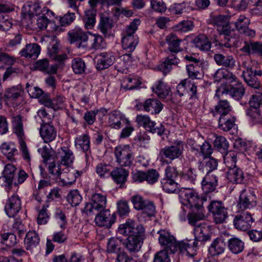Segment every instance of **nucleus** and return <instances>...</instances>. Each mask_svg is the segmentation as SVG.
<instances>
[{
  "instance_id": "1",
  "label": "nucleus",
  "mask_w": 262,
  "mask_h": 262,
  "mask_svg": "<svg viewBox=\"0 0 262 262\" xmlns=\"http://www.w3.org/2000/svg\"><path fill=\"white\" fill-rule=\"evenodd\" d=\"M158 233L159 234L160 244L164 246V250L173 254L179 250L182 255L190 258L196 255V242L190 241L177 242L174 237L165 230H160Z\"/></svg>"
},
{
  "instance_id": "2",
  "label": "nucleus",
  "mask_w": 262,
  "mask_h": 262,
  "mask_svg": "<svg viewBox=\"0 0 262 262\" xmlns=\"http://www.w3.org/2000/svg\"><path fill=\"white\" fill-rule=\"evenodd\" d=\"M107 199L105 195L100 193H95L91 196V202L86 203L83 210L88 216H91L105 209Z\"/></svg>"
},
{
  "instance_id": "3",
  "label": "nucleus",
  "mask_w": 262,
  "mask_h": 262,
  "mask_svg": "<svg viewBox=\"0 0 262 262\" xmlns=\"http://www.w3.org/2000/svg\"><path fill=\"white\" fill-rule=\"evenodd\" d=\"M118 232L124 236L129 237L145 233V229L143 225L137 224L134 220L127 219L125 223L119 225Z\"/></svg>"
},
{
  "instance_id": "4",
  "label": "nucleus",
  "mask_w": 262,
  "mask_h": 262,
  "mask_svg": "<svg viewBox=\"0 0 262 262\" xmlns=\"http://www.w3.org/2000/svg\"><path fill=\"white\" fill-rule=\"evenodd\" d=\"M208 209L212 213L214 222L216 224L223 223L228 216L227 209L221 201H211L208 206Z\"/></svg>"
},
{
  "instance_id": "5",
  "label": "nucleus",
  "mask_w": 262,
  "mask_h": 262,
  "mask_svg": "<svg viewBox=\"0 0 262 262\" xmlns=\"http://www.w3.org/2000/svg\"><path fill=\"white\" fill-rule=\"evenodd\" d=\"M136 122L139 126H142L147 132L152 134H157L161 136L165 130L163 125L160 124L159 126H156V122L151 120L147 115H138L136 118Z\"/></svg>"
},
{
  "instance_id": "6",
  "label": "nucleus",
  "mask_w": 262,
  "mask_h": 262,
  "mask_svg": "<svg viewBox=\"0 0 262 262\" xmlns=\"http://www.w3.org/2000/svg\"><path fill=\"white\" fill-rule=\"evenodd\" d=\"M254 222L251 214L248 211L238 213L233 220L235 228L239 230L246 231L249 229Z\"/></svg>"
},
{
  "instance_id": "7",
  "label": "nucleus",
  "mask_w": 262,
  "mask_h": 262,
  "mask_svg": "<svg viewBox=\"0 0 262 262\" xmlns=\"http://www.w3.org/2000/svg\"><path fill=\"white\" fill-rule=\"evenodd\" d=\"M144 234L145 233H143L129 236L123 242L124 248L131 255H134L140 250L144 238Z\"/></svg>"
},
{
  "instance_id": "8",
  "label": "nucleus",
  "mask_w": 262,
  "mask_h": 262,
  "mask_svg": "<svg viewBox=\"0 0 262 262\" xmlns=\"http://www.w3.org/2000/svg\"><path fill=\"white\" fill-rule=\"evenodd\" d=\"M180 196L184 201L187 202L190 208L202 205L204 201H206L205 197L199 198L194 189L188 188H185L181 191Z\"/></svg>"
},
{
  "instance_id": "9",
  "label": "nucleus",
  "mask_w": 262,
  "mask_h": 262,
  "mask_svg": "<svg viewBox=\"0 0 262 262\" xmlns=\"http://www.w3.org/2000/svg\"><path fill=\"white\" fill-rule=\"evenodd\" d=\"M88 34L89 32H86L79 27H75L68 33L70 43H78L79 48L81 46L85 47L87 46L86 42L89 39Z\"/></svg>"
},
{
  "instance_id": "10",
  "label": "nucleus",
  "mask_w": 262,
  "mask_h": 262,
  "mask_svg": "<svg viewBox=\"0 0 262 262\" xmlns=\"http://www.w3.org/2000/svg\"><path fill=\"white\" fill-rule=\"evenodd\" d=\"M256 196L254 193L250 189L242 190L237 203L238 207L245 210L255 205Z\"/></svg>"
},
{
  "instance_id": "11",
  "label": "nucleus",
  "mask_w": 262,
  "mask_h": 262,
  "mask_svg": "<svg viewBox=\"0 0 262 262\" xmlns=\"http://www.w3.org/2000/svg\"><path fill=\"white\" fill-rule=\"evenodd\" d=\"M12 122L14 133L18 138L20 147H27L21 116L20 115L13 116Z\"/></svg>"
},
{
  "instance_id": "12",
  "label": "nucleus",
  "mask_w": 262,
  "mask_h": 262,
  "mask_svg": "<svg viewBox=\"0 0 262 262\" xmlns=\"http://www.w3.org/2000/svg\"><path fill=\"white\" fill-rule=\"evenodd\" d=\"M21 201L18 195L13 194L8 198L5 206V211L9 217H14L21 209Z\"/></svg>"
},
{
  "instance_id": "13",
  "label": "nucleus",
  "mask_w": 262,
  "mask_h": 262,
  "mask_svg": "<svg viewBox=\"0 0 262 262\" xmlns=\"http://www.w3.org/2000/svg\"><path fill=\"white\" fill-rule=\"evenodd\" d=\"M250 24V20L244 15L238 16L234 23V26L236 30L241 34L247 36L254 37L255 34L254 30L249 28Z\"/></svg>"
},
{
  "instance_id": "14",
  "label": "nucleus",
  "mask_w": 262,
  "mask_h": 262,
  "mask_svg": "<svg viewBox=\"0 0 262 262\" xmlns=\"http://www.w3.org/2000/svg\"><path fill=\"white\" fill-rule=\"evenodd\" d=\"M23 92L19 85L7 88L4 91L3 99L7 102L17 104V101L21 98Z\"/></svg>"
},
{
  "instance_id": "15",
  "label": "nucleus",
  "mask_w": 262,
  "mask_h": 262,
  "mask_svg": "<svg viewBox=\"0 0 262 262\" xmlns=\"http://www.w3.org/2000/svg\"><path fill=\"white\" fill-rule=\"evenodd\" d=\"M213 59L219 66L228 70H232L236 66L235 59L232 55H224L221 53L215 54Z\"/></svg>"
},
{
  "instance_id": "16",
  "label": "nucleus",
  "mask_w": 262,
  "mask_h": 262,
  "mask_svg": "<svg viewBox=\"0 0 262 262\" xmlns=\"http://www.w3.org/2000/svg\"><path fill=\"white\" fill-rule=\"evenodd\" d=\"M96 69L101 71L108 68L112 65L115 57L112 53L101 52L97 55Z\"/></svg>"
},
{
  "instance_id": "17",
  "label": "nucleus",
  "mask_w": 262,
  "mask_h": 262,
  "mask_svg": "<svg viewBox=\"0 0 262 262\" xmlns=\"http://www.w3.org/2000/svg\"><path fill=\"white\" fill-rule=\"evenodd\" d=\"M60 158V160L59 162L66 167L65 172H69V168L72 166L74 157L73 152L69 148H60L57 151V159Z\"/></svg>"
},
{
  "instance_id": "18",
  "label": "nucleus",
  "mask_w": 262,
  "mask_h": 262,
  "mask_svg": "<svg viewBox=\"0 0 262 262\" xmlns=\"http://www.w3.org/2000/svg\"><path fill=\"white\" fill-rule=\"evenodd\" d=\"M48 164V170L51 174L60 180L63 185L70 183L68 180L64 178V174L67 172H65L66 169L62 168V166L59 162L57 164L55 161H52Z\"/></svg>"
},
{
  "instance_id": "19",
  "label": "nucleus",
  "mask_w": 262,
  "mask_h": 262,
  "mask_svg": "<svg viewBox=\"0 0 262 262\" xmlns=\"http://www.w3.org/2000/svg\"><path fill=\"white\" fill-rule=\"evenodd\" d=\"M222 93L229 95L235 100H239L245 94V88L241 82L237 81L224 87Z\"/></svg>"
},
{
  "instance_id": "20",
  "label": "nucleus",
  "mask_w": 262,
  "mask_h": 262,
  "mask_svg": "<svg viewBox=\"0 0 262 262\" xmlns=\"http://www.w3.org/2000/svg\"><path fill=\"white\" fill-rule=\"evenodd\" d=\"M40 237L35 231H29L26 235L24 244L26 249L31 252L38 249Z\"/></svg>"
},
{
  "instance_id": "21",
  "label": "nucleus",
  "mask_w": 262,
  "mask_h": 262,
  "mask_svg": "<svg viewBox=\"0 0 262 262\" xmlns=\"http://www.w3.org/2000/svg\"><path fill=\"white\" fill-rule=\"evenodd\" d=\"M165 40V43L168 46L167 50L168 52L171 53V54L176 55V54L182 51L183 49L180 47L182 40L179 39L175 34L171 33L166 36Z\"/></svg>"
},
{
  "instance_id": "22",
  "label": "nucleus",
  "mask_w": 262,
  "mask_h": 262,
  "mask_svg": "<svg viewBox=\"0 0 262 262\" xmlns=\"http://www.w3.org/2000/svg\"><path fill=\"white\" fill-rule=\"evenodd\" d=\"M56 130L53 125L50 123H42L40 128V134L46 143L54 140L56 137Z\"/></svg>"
},
{
  "instance_id": "23",
  "label": "nucleus",
  "mask_w": 262,
  "mask_h": 262,
  "mask_svg": "<svg viewBox=\"0 0 262 262\" xmlns=\"http://www.w3.org/2000/svg\"><path fill=\"white\" fill-rule=\"evenodd\" d=\"M97 212L95 219L96 224L99 227H110L114 221L111 220L110 211L108 209L100 210Z\"/></svg>"
},
{
  "instance_id": "24",
  "label": "nucleus",
  "mask_w": 262,
  "mask_h": 262,
  "mask_svg": "<svg viewBox=\"0 0 262 262\" xmlns=\"http://www.w3.org/2000/svg\"><path fill=\"white\" fill-rule=\"evenodd\" d=\"M40 52V47L37 43H29L19 52L21 56L35 60Z\"/></svg>"
},
{
  "instance_id": "25",
  "label": "nucleus",
  "mask_w": 262,
  "mask_h": 262,
  "mask_svg": "<svg viewBox=\"0 0 262 262\" xmlns=\"http://www.w3.org/2000/svg\"><path fill=\"white\" fill-rule=\"evenodd\" d=\"M162 103L157 99L149 98L144 102V110L151 114H158L163 109Z\"/></svg>"
},
{
  "instance_id": "26",
  "label": "nucleus",
  "mask_w": 262,
  "mask_h": 262,
  "mask_svg": "<svg viewBox=\"0 0 262 262\" xmlns=\"http://www.w3.org/2000/svg\"><path fill=\"white\" fill-rule=\"evenodd\" d=\"M191 208L192 209V212L188 215V221L191 225L196 226L197 222L205 218V210L203 205Z\"/></svg>"
},
{
  "instance_id": "27",
  "label": "nucleus",
  "mask_w": 262,
  "mask_h": 262,
  "mask_svg": "<svg viewBox=\"0 0 262 262\" xmlns=\"http://www.w3.org/2000/svg\"><path fill=\"white\" fill-rule=\"evenodd\" d=\"M217 31L219 33V37L221 38L220 40L221 41H222V37L223 36L225 40H227L225 42H220V39H216L215 41L216 42H219V46L221 47H225L227 48H230L231 47V44L229 42V41L230 40L229 38V36L231 34V27L230 26L229 24L228 25H227L226 26H225L224 27H222L220 28H217L216 29Z\"/></svg>"
},
{
  "instance_id": "28",
  "label": "nucleus",
  "mask_w": 262,
  "mask_h": 262,
  "mask_svg": "<svg viewBox=\"0 0 262 262\" xmlns=\"http://www.w3.org/2000/svg\"><path fill=\"white\" fill-rule=\"evenodd\" d=\"M179 62L180 60L177 56L175 54H171L158 66V68L164 75H166L170 72L172 65H178Z\"/></svg>"
},
{
  "instance_id": "29",
  "label": "nucleus",
  "mask_w": 262,
  "mask_h": 262,
  "mask_svg": "<svg viewBox=\"0 0 262 262\" xmlns=\"http://www.w3.org/2000/svg\"><path fill=\"white\" fill-rule=\"evenodd\" d=\"M115 153L117 162L120 164L124 166L130 165L132 155L128 148H115Z\"/></svg>"
},
{
  "instance_id": "30",
  "label": "nucleus",
  "mask_w": 262,
  "mask_h": 262,
  "mask_svg": "<svg viewBox=\"0 0 262 262\" xmlns=\"http://www.w3.org/2000/svg\"><path fill=\"white\" fill-rule=\"evenodd\" d=\"M152 92L160 98H165L171 92L169 86L162 80L158 81L152 87Z\"/></svg>"
},
{
  "instance_id": "31",
  "label": "nucleus",
  "mask_w": 262,
  "mask_h": 262,
  "mask_svg": "<svg viewBox=\"0 0 262 262\" xmlns=\"http://www.w3.org/2000/svg\"><path fill=\"white\" fill-rule=\"evenodd\" d=\"M235 117L228 115H221L219 119V127L224 131H229L235 125Z\"/></svg>"
},
{
  "instance_id": "32",
  "label": "nucleus",
  "mask_w": 262,
  "mask_h": 262,
  "mask_svg": "<svg viewBox=\"0 0 262 262\" xmlns=\"http://www.w3.org/2000/svg\"><path fill=\"white\" fill-rule=\"evenodd\" d=\"M128 173V171L124 168H117L111 172V174L113 180L122 187L127 181Z\"/></svg>"
},
{
  "instance_id": "33",
  "label": "nucleus",
  "mask_w": 262,
  "mask_h": 262,
  "mask_svg": "<svg viewBox=\"0 0 262 262\" xmlns=\"http://www.w3.org/2000/svg\"><path fill=\"white\" fill-rule=\"evenodd\" d=\"M227 177L229 181L234 183H241L244 179L243 171L236 167H228Z\"/></svg>"
},
{
  "instance_id": "34",
  "label": "nucleus",
  "mask_w": 262,
  "mask_h": 262,
  "mask_svg": "<svg viewBox=\"0 0 262 262\" xmlns=\"http://www.w3.org/2000/svg\"><path fill=\"white\" fill-rule=\"evenodd\" d=\"M195 238L199 241L206 242L210 238L209 228L206 225H198L194 229Z\"/></svg>"
},
{
  "instance_id": "35",
  "label": "nucleus",
  "mask_w": 262,
  "mask_h": 262,
  "mask_svg": "<svg viewBox=\"0 0 262 262\" xmlns=\"http://www.w3.org/2000/svg\"><path fill=\"white\" fill-rule=\"evenodd\" d=\"M241 51L248 54H257L262 56V43L260 42H245Z\"/></svg>"
},
{
  "instance_id": "36",
  "label": "nucleus",
  "mask_w": 262,
  "mask_h": 262,
  "mask_svg": "<svg viewBox=\"0 0 262 262\" xmlns=\"http://www.w3.org/2000/svg\"><path fill=\"white\" fill-rule=\"evenodd\" d=\"M195 46L203 51H208L211 48V42L204 34H199L193 40Z\"/></svg>"
},
{
  "instance_id": "37",
  "label": "nucleus",
  "mask_w": 262,
  "mask_h": 262,
  "mask_svg": "<svg viewBox=\"0 0 262 262\" xmlns=\"http://www.w3.org/2000/svg\"><path fill=\"white\" fill-rule=\"evenodd\" d=\"M225 243L221 238H216L211 244L209 253L211 256H215L223 253L225 249Z\"/></svg>"
},
{
  "instance_id": "38",
  "label": "nucleus",
  "mask_w": 262,
  "mask_h": 262,
  "mask_svg": "<svg viewBox=\"0 0 262 262\" xmlns=\"http://www.w3.org/2000/svg\"><path fill=\"white\" fill-rule=\"evenodd\" d=\"M113 26V19L106 15L101 14L98 28L104 34L106 35Z\"/></svg>"
},
{
  "instance_id": "39",
  "label": "nucleus",
  "mask_w": 262,
  "mask_h": 262,
  "mask_svg": "<svg viewBox=\"0 0 262 262\" xmlns=\"http://www.w3.org/2000/svg\"><path fill=\"white\" fill-rule=\"evenodd\" d=\"M122 46L123 50L128 53H132L139 43V38L137 36L122 38Z\"/></svg>"
},
{
  "instance_id": "40",
  "label": "nucleus",
  "mask_w": 262,
  "mask_h": 262,
  "mask_svg": "<svg viewBox=\"0 0 262 262\" xmlns=\"http://www.w3.org/2000/svg\"><path fill=\"white\" fill-rule=\"evenodd\" d=\"M229 249L234 254H238L243 251L244 248V242L237 237H232L228 240Z\"/></svg>"
},
{
  "instance_id": "41",
  "label": "nucleus",
  "mask_w": 262,
  "mask_h": 262,
  "mask_svg": "<svg viewBox=\"0 0 262 262\" xmlns=\"http://www.w3.org/2000/svg\"><path fill=\"white\" fill-rule=\"evenodd\" d=\"M217 167V161L216 159L210 158L204 162H200L199 164V169L203 172L209 173L216 169Z\"/></svg>"
},
{
  "instance_id": "42",
  "label": "nucleus",
  "mask_w": 262,
  "mask_h": 262,
  "mask_svg": "<svg viewBox=\"0 0 262 262\" xmlns=\"http://www.w3.org/2000/svg\"><path fill=\"white\" fill-rule=\"evenodd\" d=\"M38 151L41 155L43 159V162L47 164L49 161H55L57 159V151H55L53 148H38Z\"/></svg>"
},
{
  "instance_id": "43",
  "label": "nucleus",
  "mask_w": 262,
  "mask_h": 262,
  "mask_svg": "<svg viewBox=\"0 0 262 262\" xmlns=\"http://www.w3.org/2000/svg\"><path fill=\"white\" fill-rule=\"evenodd\" d=\"M41 7L38 3H31L25 5L23 8V13L25 17L28 15L30 18L34 15H38L41 10Z\"/></svg>"
},
{
  "instance_id": "44",
  "label": "nucleus",
  "mask_w": 262,
  "mask_h": 262,
  "mask_svg": "<svg viewBox=\"0 0 262 262\" xmlns=\"http://www.w3.org/2000/svg\"><path fill=\"white\" fill-rule=\"evenodd\" d=\"M203 64H190L186 66L188 77L192 79H200L202 77V69L201 67Z\"/></svg>"
},
{
  "instance_id": "45",
  "label": "nucleus",
  "mask_w": 262,
  "mask_h": 262,
  "mask_svg": "<svg viewBox=\"0 0 262 262\" xmlns=\"http://www.w3.org/2000/svg\"><path fill=\"white\" fill-rule=\"evenodd\" d=\"M140 24V20L139 19H134V20L130 23L129 25L126 26L125 29L122 32V38L137 36L135 34V32L137 30L138 27Z\"/></svg>"
},
{
  "instance_id": "46",
  "label": "nucleus",
  "mask_w": 262,
  "mask_h": 262,
  "mask_svg": "<svg viewBox=\"0 0 262 262\" xmlns=\"http://www.w3.org/2000/svg\"><path fill=\"white\" fill-rule=\"evenodd\" d=\"M71 67L75 74L81 75L85 73L86 64L83 60L80 58H75L72 61Z\"/></svg>"
},
{
  "instance_id": "47",
  "label": "nucleus",
  "mask_w": 262,
  "mask_h": 262,
  "mask_svg": "<svg viewBox=\"0 0 262 262\" xmlns=\"http://www.w3.org/2000/svg\"><path fill=\"white\" fill-rule=\"evenodd\" d=\"M96 11L93 10H88L85 11L83 16V21L86 29H91L96 23Z\"/></svg>"
},
{
  "instance_id": "48",
  "label": "nucleus",
  "mask_w": 262,
  "mask_h": 262,
  "mask_svg": "<svg viewBox=\"0 0 262 262\" xmlns=\"http://www.w3.org/2000/svg\"><path fill=\"white\" fill-rule=\"evenodd\" d=\"M161 185L163 189L167 193H178L179 188L178 184L172 179H162Z\"/></svg>"
},
{
  "instance_id": "49",
  "label": "nucleus",
  "mask_w": 262,
  "mask_h": 262,
  "mask_svg": "<svg viewBox=\"0 0 262 262\" xmlns=\"http://www.w3.org/2000/svg\"><path fill=\"white\" fill-rule=\"evenodd\" d=\"M141 82L137 78L127 77L123 79L121 88L125 90H133L138 87Z\"/></svg>"
},
{
  "instance_id": "50",
  "label": "nucleus",
  "mask_w": 262,
  "mask_h": 262,
  "mask_svg": "<svg viewBox=\"0 0 262 262\" xmlns=\"http://www.w3.org/2000/svg\"><path fill=\"white\" fill-rule=\"evenodd\" d=\"M0 242L8 247H13L17 243L16 235L12 233H0Z\"/></svg>"
},
{
  "instance_id": "51",
  "label": "nucleus",
  "mask_w": 262,
  "mask_h": 262,
  "mask_svg": "<svg viewBox=\"0 0 262 262\" xmlns=\"http://www.w3.org/2000/svg\"><path fill=\"white\" fill-rule=\"evenodd\" d=\"M15 170V167L11 164H8L5 166L3 173V176L5 178V182L9 186H10L12 183Z\"/></svg>"
},
{
  "instance_id": "52",
  "label": "nucleus",
  "mask_w": 262,
  "mask_h": 262,
  "mask_svg": "<svg viewBox=\"0 0 262 262\" xmlns=\"http://www.w3.org/2000/svg\"><path fill=\"white\" fill-rule=\"evenodd\" d=\"M82 197L78 190H71L67 196V201L72 206H77L81 202Z\"/></svg>"
},
{
  "instance_id": "53",
  "label": "nucleus",
  "mask_w": 262,
  "mask_h": 262,
  "mask_svg": "<svg viewBox=\"0 0 262 262\" xmlns=\"http://www.w3.org/2000/svg\"><path fill=\"white\" fill-rule=\"evenodd\" d=\"M224 163L227 167H231L236 165L237 154L235 151L230 150L224 152Z\"/></svg>"
},
{
  "instance_id": "54",
  "label": "nucleus",
  "mask_w": 262,
  "mask_h": 262,
  "mask_svg": "<svg viewBox=\"0 0 262 262\" xmlns=\"http://www.w3.org/2000/svg\"><path fill=\"white\" fill-rule=\"evenodd\" d=\"M88 40L91 43L92 48L98 49L103 47V39L99 35L90 33Z\"/></svg>"
},
{
  "instance_id": "55",
  "label": "nucleus",
  "mask_w": 262,
  "mask_h": 262,
  "mask_svg": "<svg viewBox=\"0 0 262 262\" xmlns=\"http://www.w3.org/2000/svg\"><path fill=\"white\" fill-rule=\"evenodd\" d=\"M121 116L120 113L115 111L110 115L109 123L110 125L113 128H119L121 127Z\"/></svg>"
},
{
  "instance_id": "56",
  "label": "nucleus",
  "mask_w": 262,
  "mask_h": 262,
  "mask_svg": "<svg viewBox=\"0 0 262 262\" xmlns=\"http://www.w3.org/2000/svg\"><path fill=\"white\" fill-rule=\"evenodd\" d=\"M182 151L180 148H164L161 151L167 158L171 160L179 158L182 154Z\"/></svg>"
},
{
  "instance_id": "57",
  "label": "nucleus",
  "mask_w": 262,
  "mask_h": 262,
  "mask_svg": "<svg viewBox=\"0 0 262 262\" xmlns=\"http://www.w3.org/2000/svg\"><path fill=\"white\" fill-rule=\"evenodd\" d=\"M215 109L221 116V115H228L231 111V107L227 100H224L219 101L215 107Z\"/></svg>"
},
{
  "instance_id": "58",
  "label": "nucleus",
  "mask_w": 262,
  "mask_h": 262,
  "mask_svg": "<svg viewBox=\"0 0 262 262\" xmlns=\"http://www.w3.org/2000/svg\"><path fill=\"white\" fill-rule=\"evenodd\" d=\"M148 201V200L144 199L140 195H135L131 198V201L134 205V207L137 210H141Z\"/></svg>"
},
{
  "instance_id": "59",
  "label": "nucleus",
  "mask_w": 262,
  "mask_h": 262,
  "mask_svg": "<svg viewBox=\"0 0 262 262\" xmlns=\"http://www.w3.org/2000/svg\"><path fill=\"white\" fill-rule=\"evenodd\" d=\"M121 247L119 242L114 238L109 239L107 244L106 251L110 253H118L120 251Z\"/></svg>"
},
{
  "instance_id": "60",
  "label": "nucleus",
  "mask_w": 262,
  "mask_h": 262,
  "mask_svg": "<svg viewBox=\"0 0 262 262\" xmlns=\"http://www.w3.org/2000/svg\"><path fill=\"white\" fill-rule=\"evenodd\" d=\"M218 75H222L223 78L228 82L232 83L235 82V83L237 81H236V76L231 72L228 71L224 72L223 70H218L215 73L214 77L217 78Z\"/></svg>"
},
{
  "instance_id": "61",
  "label": "nucleus",
  "mask_w": 262,
  "mask_h": 262,
  "mask_svg": "<svg viewBox=\"0 0 262 262\" xmlns=\"http://www.w3.org/2000/svg\"><path fill=\"white\" fill-rule=\"evenodd\" d=\"M230 16L228 15H218L213 18V23L217 28H220L229 24Z\"/></svg>"
},
{
  "instance_id": "62",
  "label": "nucleus",
  "mask_w": 262,
  "mask_h": 262,
  "mask_svg": "<svg viewBox=\"0 0 262 262\" xmlns=\"http://www.w3.org/2000/svg\"><path fill=\"white\" fill-rule=\"evenodd\" d=\"M145 181L149 184H154L157 181L159 174L158 172L154 169H150L145 172Z\"/></svg>"
},
{
  "instance_id": "63",
  "label": "nucleus",
  "mask_w": 262,
  "mask_h": 262,
  "mask_svg": "<svg viewBox=\"0 0 262 262\" xmlns=\"http://www.w3.org/2000/svg\"><path fill=\"white\" fill-rule=\"evenodd\" d=\"M250 107L257 109L262 104V93H258L253 95L250 98L249 102Z\"/></svg>"
},
{
  "instance_id": "64",
  "label": "nucleus",
  "mask_w": 262,
  "mask_h": 262,
  "mask_svg": "<svg viewBox=\"0 0 262 262\" xmlns=\"http://www.w3.org/2000/svg\"><path fill=\"white\" fill-rule=\"evenodd\" d=\"M154 262H170L168 251L163 250L158 252L155 255Z\"/></svg>"
}]
</instances>
